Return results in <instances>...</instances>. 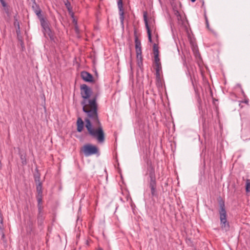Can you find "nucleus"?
<instances>
[{"mask_svg": "<svg viewBox=\"0 0 250 250\" xmlns=\"http://www.w3.org/2000/svg\"><path fill=\"white\" fill-rule=\"evenodd\" d=\"M246 191L248 194H250V181L249 179L246 181Z\"/></svg>", "mask_w": 250, "mask_h": 250, "instance_id": "4468645a", "label": "nucleus"}, {"mask_svg": "<svg viewBox=\"0 0 250 250\" xmlns=\"http://www.w3.org/2000/svg\"><path fill=\"white\" fill-rule=\"evenodd\" d=\"M149 177V187L151 189V193L153 196H155L156 193L155 177L154 174L152 172L150 173Z\"/></svg>", "mask_w": 250, "mask_h": 250, "instance_id": "39448f33", "label": "nucleus"}, {"mask_svg": "<svg viewBox=\"0 0 250 250\" xmlns=\"http://www.w3.org/2000/svg\"><path fill=\"white\" fill-rule=\"evenodd\" d=\"M75 30L77 34H78L79 33L78 26L77 25V23H76V25H75Z\"/></svg>", "mask_w": 250, "mask_h": 250, "instance_id": "aec40b11", "label": "nucleus"}, {"mask_svg": "<svg viewBox=\"0 0 250 250\" xmlns=\"http://www.w3.org/2000/svg\"><path fill=\"white\" fill-rule=\"evenodd\" d=\"M98 250H102V249L100 248V249H99Z\"/></svg>", "mask_w": 250, "mask_h": 250, "instance_id": "7c9ffc66", "label": "nucleus"}, {"mask_svg": "<svg viewBox=\"0 0 250 250\" xmlns=\"http://www.w3.org/2000/svg\"><path fill=\"white\" fill-rule=\"evenodd\" d=\"M219 214L221 228L228 231L229 229V225L227 220V212L224 203L220 205Z\"/></svg>", "mask_w": 250, "mask_h": 250, "instance_id": "f03ea898", "label": "nucleus"}, {"mask_svg": "<svg viewBox=\"0 0 250 250\" xmlns=\"http://www.w3.org/2000/svg\"><path fill=\"white\" fill-rule=\"evenodd\" d=\"M73 23H74L75 25H76V23H77V21L75 20V19H73Z\"/></svg>", "mask_w": 250, "mask_h": 250, "instance_id": "393cba45", "label": "nucleus"}, {"mask_svg": "<svg viewBox=\"0 0 250 250\" xmlns=\"http://www.w3.org/2000/svg\"><path fill=\"white\" fill-rule=\"evenodd\" d=\"M37 200L38 203V208L40 211L42 209V195H37Z\"/></svg>", "mask_w": 250, "mask_h": 250, "instance_id": "ddd939ff", "label": "nucleus"}, {"mask_svg": "<svg viewBox=\"0 0 250 250\" xmlns=\"http://www.w3.org/2000/svg\"><path fill=\"white\" fill-rule=\"evenodd\" d=\"M1 238L4 239L5 238V234L4 233V231H1Z\"/></svg>", "mask_w": 250, "mask_h": 250, "instance_id": "b1692460", "label": "nucleus"}, {"mask_svg": "<svg viewBox=\"0 0 250 250\" xmlns=\"http://www.w3.org/2000/svg\"><path fill=\"white\" fill-rule=\"evenodd\" d=\"M144 20L145 23V26L146 29L147 30V33L148 35V41L150 42H152V38H151V34L150 28L148 25L147 18V14L146 13H144Z\"/></svg>", "mask_w": 250, "mask_h": 250, "instance_id": "6e6552de", "label": "nucleus"}, {"mask_svg": "<svg viewBox=\"0 0 250 250\" xmlns=\"http://www.w3.org/2000/svg\"><path fill=\"white\" fill-rule=\"evenodd\" d=\"M153 54L154 57V63H160V59L159 57V49H158V45L154 43L153 44Z\"/></svg>", "mask_w": 250, "mask_h": 250, "instance_id": "1a4fd4ad", "label": "nucleus"}, {"mask_svg": "<svg viewBox=\"0 0 250 250\" xmlns=\"http://www.w3.org/2000/svg\"><path fill=\"white\" fill-rule=\"evenodd\" d=\"M20 29V25H18V29Z\"/></svg>", "mask_w": 250, "mask_h": 250, "instance_id": "c756f323", "label": "nucleus"}, {"mask_svg": "<svg viewBox=\"0 0 250 250\" xmlns=\"http://www.w3.org/2000/svg\"><path fill=\"white\" fill-rule=\"evenodd\" d=\"M138 59V65L140 67H141V66L143 65L142 57H141V59L140 58V57H139V59Z\"/></svg>", "mask_w": 250, "mask_h": 250, "instance_id": "a211bd4d", "label": "nucleus"}, {"mask_svg": "<svg viewBox=\"0 0 250 250\" xmlns=\"http://www.w3.org/2000/svg\"><path fill=\"white\" fill-rule=\"evenodd\" d=\"M206 23H207V27L208 28V27H209V24H208V21H206Z\"/></svg>", "mask_w": 250, "mask_h": 250, "instance_id": "a878e982", "label": "nucleus"}, {"mask_svg": "<svg viewBox=\"0 0 250 250\" xmlns=\"http://www.w3.org/2000/svg\"><path fill=\"white\" fill-rule=\"evenodd\" d=\"M77 131L79 132L82 131L83 128V122L81 118H79L77 122Z\"/></svg>", "mask_w": 250, "mask_h": 250, "instance_id": "f8f14e48", "label": "nucleus"}, {"mask_svg": "<svg viewBox=\"0 0 250 250\" xmlns=\"http://www.w3.org/2000/svg\"><path fill=\"white\" fill-rule=\"evenodd\" d=\"M191 1L193 2L195 1V0H191Z\"/></svg>", "mask_w": 250, "mask_h": 250, "instance_id": "c85d7f7f", "label": "nucleus"}, {"mask_svg": "<svg viewBox=\"0 0 250 250\" xmlns=\"http://www.w3.org/2000/svg\"><path fill=\"white\" fill-rule=\"evenodd\" d=\"M35 13L38 16V17L40 19V20L42 18V14H41V10L39 8H37L35 10Z\"/></svg>", "mask_w": 250, "mask_h": 250, "instance_id": "dca6fc26", "label": "nucleus"}, {"mask_svg": "<svg viewBox=\"0 0 250 250\" xmlns=\"http://www.w3.org/2000/svg\"><path fill=\"white\" fill-rule=\"evenodd\" d=\"M4 227L3 223H0V231H4Z\"/></svg>", "mask_w": 250, "mask_h": 250, "instance_id": "412c9836", "label": "nucleus"}, {"mask_svg": "<svg viewBox=\"0 0 250 250\" xmlns=\"http://www.w3.org/2000/svg\"><path fill=\"white\" fill-rule=\"evenodd\" d=\"M41 23L43 29V33L45 37H49L51 41L54 40V35L50 28L48 23L43 19H41Z\"/></svg>", "mask_w": 250, "mask_h": 250, "instance_id": "20e7f679", "label": "nucleus"}, {"mask_svg": "<svg viewBox=\"0 0 250 250\" xmlns=\"http://www.w3.org/2000/svg\"><path fill=\"white\" fill-rule=\"evenodd\" d=\"M0 1L3 7H5L6 6V4L5 2L3 0H0Z\"/></svg>", "mask_w": 250, "mask_h": 250, "instance_id": "4be33fe9", "label": "nucleus"}, {"mask_svg": "<svg viewBox=\"0 0 250 250\" xmlns=\"http://www.w3.org/2000/svg\"><path fill=\"white\" fill-rule=\"evenodd\" d=\"M80 91L83 98L81 104L86 116L84 119L85 127L88 134L99 144H103L104 142L105 135L98 116L97 98L94 97L89 99L92 91L85 84L81 85Z\"/></svg>", "mask_w": 250, "mask_h": 250, "instance_id": "f257e3e1", "label": "nucleus"}, {"mask_svg": "<svg viewBox=\"0 0 250 250\" xmlns=\"http://www.w3.org/2000/svg\"><path fill=\"white\" fill-rule=\"evenodd\" d=\"M21 163L22 165H24L26 164V158L25 156H23V155H21Z\"/></svg>", "mask_w": 250, "mask_h": 250, "instance_id": "f3484780", "label": "nucleus"}, {"mask_svg": "<svg viewBox=\"0 0 250 250\" xmlns=\"http://www.w3.org/2000/svg\"><path fill=\"white\" fill-rule=\"evenodd\" d=\"M244 103H245L246 104H248V100H246L244 101Z\"/></svg>", "mask_w": 250, "mask_h": 250, "instance_id": "cd10ccee", "label": "nucleus"}, {"mask_svg": "<svg viewBox=\"0 0 250 250\" xmlns=\"http://www.w3.org/2000/svg\"><path fill=\"white\" fill-rule=\"evenodd\" d=\"M65 5L69 11V12L71 11V8L70 7V3L69 2H68L67 3H65Z\"/></svg>", "mask_w": 250, "mask_h": 250, "instance_id": "6ab92c4d", "label": "nucleus"}, {"mask_svg": "<svg viewBox=\"0 0 250 250\" xmlns=\"http://www.w3.org/2000/svg\"><path fill=\"white\" fill-rule=\"evenodd\" d=\"M135 49L137 55V58L139 59V57L141 59L142 48L141 43L140 41L138 39L137 37L135 39Z\"/></svg>", "mask_w": 250, "mask_h": 250, "instance_id": "423d86ee", "label": "nucleus"}, {"mask_svg": "<svg viewBox=\"0 0 250 250\" xmlns=\"http://www.w3.org/2000/svg\"><path fill=\"white\" fill-rule=\"evenodd\" d=\"M83 151L85 156H89L94 154L99 155L98 148L91 144H86L83 147Z\"/></svg>", "mask_w": 250, "mask_h": 250, "instance_id": "7ed1b4c3", "label": "nucleus"}, {"mask_svg": "<svg viewBox=\"0 0 250 250\" xmlns=\"http://www.w3.org/2000/svg\"><path fill=\"white\" fill-rule=\"evenodd\" d=\"M37 190L38 192V195H42V187L41 183L39 182L37 186Z\"/></svg>", "mask_w": 250, "mask_h": 250, "instance_id": "2eb2a0df", "label": "nucleus"}, {"mask_svg": "<svg viewBox=\"0 0 250 250\" xmlns=\"http://www.w3.org/2000/svg\"><path fill=\"white\" fill-rule=\"evenodd\" d=\"M0 223H3V218L0 219Z\"/></svg>", "mask_w": 250, "mask_h": 250, "instance_id": "bb28decb", "label": "nucleus"}, {"mask_svg": "<svg viewBox=\"0 0 250 250\" xmlns=\"http://www.w3.org/2000/svg\"><path fill=\"white\" fill-rule=\"evenodd\" d=\"M82 79L85 82H92L93 81V76L89 73L83 71L81 73Z\"/></svg>", "mask_w": 250, "mask_h": 250, "instance_id": "9d476101", "label": "nucleus"}, {"mask_svg": "<svg viewBox=\"0 0 250 250\" xmlns=\"http://www.w3.org/2000/svg\"><path fill=\"white\" fill-rule=\"evenodd\" d=\"M154 69L156 71V77L158 79L160 78L161 72L162 71V66L161 62L154 63Z\"/></svg>", "mask_w": 250, "mask_h": 250, "instance_id": "9b49d317", "label": "nucleus"}, {"mask_svg": "<svg viewBox=\"0 0 250 250\" xmlns=\"http://www.w3.org/2000/svg\"><path fill=\"white\" fill-rule=\"evenodd\" d=\"M118 6L119 10L120 20L121 24L124 26V12L123 11L122 0H118Z\"/></svg>", "mask_w": 250, "mask_h": 250, "instance_id": "0eeeda50", "label": "nucleus"}, {"mask_svg": "<svg viewBox=\"0 0 250 250\" xmlns=\"http://www.w3.org/2000/svg\"><path fill=\"white\" fill-rule=\"evenodd\" d=\"M193 51L194 52L195 55L196 57H197L198 56H199V54L198 51H196L195 48L194 49Z\"/></svg>", "mask_w": 250, "mask_h": 250, "instance_id": "5701e85b", "label": "nucleus"}]
</instances>
